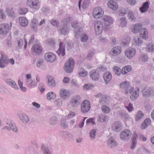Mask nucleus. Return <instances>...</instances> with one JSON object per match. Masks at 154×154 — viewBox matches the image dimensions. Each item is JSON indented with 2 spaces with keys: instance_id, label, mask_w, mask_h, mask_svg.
Instances as JSON below:
<instances>
[{
  "instance_id": "nucleus-1",
  "label": "nucleus",
  "mask_w": 154,
  "mask_h": 154,
  "mask_svg": "<svg viewBox=\"0 0 154 154\" xmlns=\"http://www.w3.org/2000/svg\"><path fill=\"white\" fill-rule=\"evenodd\" d=\"M120 87L124 90V94L128 95L129 93H131L134 90V88L131 86L130 83L128 81H123L120 84Z\"/></svg>"
},
{
  "instance_id": "nucleus-2",
  "label": "nucleus",
  "mask_w": 154,
  "mask_h": 154,
  "mask_svg": "<svg viewBox=\"0 0 154 154\" xmlns=\"http://www.w3.org/2000/svg\"><path fill=\"white\" fill-rule=\"evenodd\" d=\"M74 67V61L72 58H71L65 63L64 69L66 72L71 73L73 71Z\"/></svg>"
},
{
  "instance_id": "nucleus-3",
  "label": "nucleus",
  "mask_w": 154,
  "mask_h": 154,
  "mask_svg": "<svg viewBox=\"0 0 154 154\" xmlns=\"http://www.w3.org/2000/svg\"><path fill=\"white\" fill-rule=\"evenodd\" d=\"M26 4L34 11H37L40 6L38 0H27Z\"/></svg>"
},
{
  "instance_id": "nucleus-4",
  "label": "nucleus",
  "mask_w": 154,
  "mask_h": 154,
  "mask_svg": "<svg viewBox=\"0 0 154 154\" xmlns=\"http://www.w3.org/2000/svg\"><path fill=\"white\" fill-rule=\"evenodd\" d=\"M131 135V132L130 130L125 129L121 132L120 137L122 140L127 141L130 139Z\"/></svg>"
},
{
  "instance_id": "nucleus-5",
  "label": "nucleus",
  "mask_w": 154,
  "mask_h": 154,
  "mask_svg": "<svg viewBox=\"0 0 154 154\" xmlns=\"http://www.w3.org/2000/svg\"><path fill=\"white\" fill-rule=\"evenodd\" d=\"M103 9L100 7H97L94 9L92 15L94 18L99 19L103 16Z\"/></svg>"
},
{
  "instance_id": "nucleus-6",
  "label": "nucleus",
  "mask_w": 154,
  "mask_h": 154,
  "mask_svg": "<svg viewBox=\"0 0 154 154\" xmlns=\"http://www.w3.org/2000/svg\"><path fill=\"white\" fill-rule=\"evenodd\" d=\"M94 25L96 34L97 35H100L104 29L103 23L100 21L96 20L94 21Z\"/></svg>"
},
{
  "instance_id": "nucleus-7",
  "label": "nucleus",
  "mask_w": 154,
  "mask_h": 154,
  "mask_svg": "<svg viewBox=\"0 0 154 154\" xmlns=\"http://www.w3.org/2000/svg\"><path fill=\"white\" fill-rule=\"evenodd\" d=\"M91 108L90 102L87 100H83L81 104V109L82 113H85L88 112Z\"/></svg>"
},
{
  "instance_id": "nucleus-8",
  "label": "nucleus",
  "mask_w": 154,
  "mask_h": 154,
  "mask_svg": "<svg viewBox=\"0 0 154 154\" xmlns=\"http://www.w3.org/2000/svg\"><path fill=\"white\" fill-rule=\"evenodd\" d=\"M142 93L143 97L148 98L154 95V90L151 88L146 87L142 90Z\"/></svg>"
},
{
  "instance_id": "nucleus-9",
  "label": "nucleus",
  "mask_w": 154,
  "mask_h": 154,
  "mask_svg": "<svg viewBox=\"0 0 154 154\" xmlns=\"http://www.w3.org/2000/svg\"><path fill=\"white\" fill-rule=\"evenodd\" d=\"M1 53L2 57H0V67L3 68L8 64V58L7 55L3 54L2 52Z\"/></svg>"
},
{
  "instance_id": "nucleus-10",
  "label": "nucleus",
  "mask_w": 154,
  "mask_h": 154,
  "mask_svg": "<svg viewBox=\"0 0 154 154\" xmlns=\"http://www.w3.org/2000/svg\"><path fill=\"white\" fill-rule=\"evenodd\" d=\"M4 81L7 84L14 90H18L19 89L18 87L16 82L11 79L8 78L6 79H4Z\"/></svg>"
},
{
  "instance_id": "nucleus-11",
  "label": "nucleus",
  "mask_w": 154,
  "mask_h": 154,
  "mask_svg": "<svg viewBox=\"0 0 154 154\" xmlns=\"http://www.w3.org/2000/svg\"><path fill=\"white\" fill-rule=\"evenodd\" d=\"M124 53L127 58L131 59L136 55V50L134 48L127 49L125 51Z\"/></svg>"
},
{
  "instance_id": "nucleus-12",
  "label": "nucleus",
  "mask_w": 154,
  "mask_h": 154,
  "mask_svg": "<svg viewBox=\"0 0 154 154\" xmlns=\"http://www.w3.org/2000/svg\"><path fill=\"white\" fill-rule=\"evenodd\" d=\"M81 101V98L79 96H75L71 99L69 104L72 106L75 107Z\"/></svg>"
},
{
  "instance_id": "nucleus-13",
  "label": "nucleus",
  "mask_w": 154,
  "mask_h": 154,
  "mask_svg": "<svg viewBox=\"0 0 154 154\" xmlns=\"http://www.w3.org/2000/svg\"><path fill=\"white\" fill-rule=\"evenodd\" d=\"M56 52L59 56L63 57L65 55V45L63 42L60 41L59 44V48Z\"/></svg>"
},
{
  "instance_id": "nucleus-14",
  "label": "nucleus",
  "mask_w": 154,
  "mask_h": 154,
  "mask_svg": "<svg viewBox=\"0 0 154 154\" xmlns=\"http://www.w3.org/2000/svg\"><path fill=\"white\" fill-rule=\"evenodd\" d=\"M45 59L47 62H52L54 61L56 58V55L51 52L46 53L44 55Z\"/></svg>"
},
{
  "instance_id": "nucleus-15",
  "label": "nucleus",
  "mask_w": 154,
  "mask_h": 154,
  "mask_svg": "<svg viewBox=\"0 0 154 154\" xmlns=\"http://www.w3.org/2000/svg\"><path fill=\"white\" fill-rule=\"evenodd\" d=\"M59 94L60 97L63 99L68 98L71 95L69 91L64 89H61Z\"/></svg>"
},
{
  "instance_id": "nucleus-16",
  "label": "nucleus",
  "mask_w": 154,
  "mask_h": 154,
  "mask_svg": "<svg viewBox=\"0 0 154 154\" xmlns=\"http://www.w3.org/2000/svg\"><path fill=\"white\" fill-rule=\"evenodd\" d=\"M71 26L74 29V31L75 32V36L76 38L79 37L81 29L80 27L78 26L77 22L75 21L73 22L71 24Z\"/></svg>"
},
{
  "instance_id": "nucleus-17",
  "label": "nucleus",
  "mask_w": 154,
  "mask_h": 154,
  "mask_svg": "<svg viewBox=\"0 0 154 154\" xmlns=\"http://www.w3.org/2000/svg\"><path fill=\"white\" fill-rule=\"evenodd\" d=\"M10 29L9 25L8 24L0 25V34H5L8 33Z\"/></svg>"
},
{
  "instance_id": "nucleus-18",
  "label": "nucleus",
  "mask_w": 154,
  "mask_h": 154,
  "mask_svg": "<svg viewBox=\"0 0 154 154\" xmlns=\"http://www.w3.org/2000/svg\"><path fill=\"white\" fill-rule=\"evenodd\" d=\"M18 117L20 120L24 124H26L29 121V117L24 113H19Z\"/></svg>"
},
{
  "instance_id": "nucleus-19",
  "label": "nucleus",
  "mask_w": 154,
  "mask_h": 154,
  "mask_svg": "<svg viewBox=\"0 0 154 154\" xmlns=\"http://www.w3.org/2000/svg\"><path fill=\"white\" fill-rule=\"evenodd\" d=\"M28 87L30 88H32L36 86L37 82L34 78H27L26 79Z\"/></svg>"
},
{
  "instance_id": "nucleus-20",
  "label": "nucleus",
  "mask_w": 154,
  "mask_h": 154,
  "mask_svg": "<svg viewBox=\"0 0 154 154\" xmlns=\"http://www.w3.org/2000/svg\"><path fill=\"white\" fill-rule=\"evenodd\" d=\"M122 127L121 122L119 121H116L114 122L113 123L112 126V130L116 132L120 131Z\"/></svg>"
},
{
  "instance_id": "nucleus-21",
  "label": "nucleus",
  "mask_w": 154,
  "mask_h": 154,
  "mask_svg": "<svg viewBox=\"0 0 154 154\" xmlns=\"http://www.w3.org/2000/svg\"><path fill=\"white\" fill-rule=\"evenodd\" d=\"M122 51L121 48L119 46L113 48L110 52V55L113 56H116L120 54Z\"/></svg>"
},
{
  "instance_id": "nucleus-22",
  "label": "nucleus",
  "mask_w": 154,
  "mask_h": 154,
  "mask_svg": "<svg viewBox=\"0 0 154 154\" xmlns=\"http://www.w3.org/2000/svg\"><path fill=\"white\" fill-rule=\"evenodd\" d=\"M107 144L109 148H113L117 146L118 143L113 137H111L107 141Z\"/></svg>"
},
{
  "instance_id": "nucleus-23",
  "label": "nucleus",
  "mask_w": 154,
  "mask_h": 154,
  "mask_svg": "<svg viewBox=\"0 0 154 154\" xmlns=\"http://www.w3.org/2000/svg\"><path fill=\"white\" fill-rule=\"evenodd\" d=\"M140 88L138 87H136L134 91L132 92V94L130 96V98L132 101L135 100L138 97L139 95Z\"/></svg>"
},
{
  "instance_id": "nucleus-24",
  "label": "nucleus",
  "mask_w": 154,
  "mask_h": 154,
  "mask_svg": "<svg viewBox=\"0 0 154 154\" xmlns=\"http://www.w3.org/2000/svg\"><path fill=\"white\" fill-rule=\"evenodd\" d=\"M59 29L58 32L60 34L65 35L68 33L69 28L66 24H63L60 27Z\"/></svg>"
},
{
  "instance_id": "nucleus-25",
  "label": "nucleus",
  "mask_w": 154,
  "mask_h": 154,
  "mask_svg": "<svg viewBox=\"0 0 154 154\" xmlns=\"http://www.w3.org/2000/svg\"><path fill=\"white\" fill-rule=\"evenodd\" d=\"M32 50V51L37 54H39L42 52V48L38 44H35L33 45Z\"/></svg>"
},
{
  "instance_id": "nucleus-26",
  "label": "nucleus",
  "mask_w": 154,
  "mask_h": 154,
  "mask_svg": "<svg viewBox=\"0 0 154 154\" xmlns=\"http://www.w3.org/2000/svg\"><path fill=\"white\" fill-rule=\"evenodd\" d=\"M143 42L141 38L138 36H134L133 38L132 44L135 46H140L142 44Z\"/></svg>"
},
{
  "instance_id": "nucleus-27",
  "label": "nucleus",
  "mask_w": 154,
  "mask_h": 154,
  "mask_svg": "<svg viewBox=\"0 0 154 154\" xmlns=\"http://www.w3.org/2000/svg\"><path fill=\"white\" fill-rule=\"evenodd\" d=\"M102 19L106 24V26H109L112 23V19L109 16L104 15Z\"/></svg>"
},
{
  "instance_id": "nucleus-28",
  "label": "nucleus",
  "mask_w": 154,
  "mask_h": 154,
  "mask_svg": "<svg viewBox=\"0 0 154 154\" xmlns=\"http://www.w3.org/2000/svg\"><path fill=\"white\" fill-rule=\"evenodd\" d=\"M149 2L147 1L144 3L142 6L139 8L141 13H144L149 8Z\"/></svg>"
},
{
  "instance_id": "nucleus-29",
  "label": "nucleus",
  "mask_w": 154,
  "mask_h": 154,
  "mask_svg": "<svg viewBox=\"0 0 154 154\" xmlns=\"http://www.w3.org/2000/svg\"><path fill=\"white\" fill-rule=\"evenodd\" d=\"M19 21L20 25L22 27L26 26L28 23V20L24 17H20L19 18Z\"/></svg>"
},
{
  "instance_id": "nucleus-30",
  "label": "nucleus",
  "mask_w": 154,
  "mask_h": 154,
  "mask_svg": "<svg viewBox=\"0 0 154 154\" xmlns=\"http://www.w3.org/2000/svg\"><path fill=\"white\" fill-rule=\"evenodd\" d=\"M108 7L113 10H116L118 8V5L116 2L113 1H110L108 3Z\"/></svg>"
},
{
  "instance_id": "nucleus-31",
  "label": "nucleus",
  "mask_w": 154,
  "mask_h": 154,
  "mask_svg": "<svg viewBox=\"0 0 154 154\" xmlns=\"http://www.w3.org/2000/svg\"><path fill=\"white\" fill-rule=\"evenodd\" d=\"M140 36L143 39H146L148 37V33L147 30L144 28H142L140 30Z\"/></svg>"
},
{
  "instance_id": "nucleus-32",
  "label": "nucleus",
  "mask_w": 154,
  "mask_h": 154,
  "mask_svg": "<svg viewBox=\"0 0 154 154\" xmlns=\"http://www.w3.org/2000/svg\"><path fill=\"white\" fill-rule=\"evenodd\" d=\"M78 73L79 75L82 77H85L87 76L88 73L83 68H80L78 71Z\"/></svg>"
},
{
  "instance_id": "nucleus-33",
  "label": "nucleus",
  "mask_w": 154,
  "mask_h": 154,
  "mask_svg": "<svg viewBox=\"0 0 154 154\" xmlns=\"http://www.w3.org/2000/svg\"><path fill=\"white\" fill-rule=\"evenodd\" d=\"M150 122L151 121L149 119H146L141 124V128L143 129H145L150 125Z\"/></svg>"
},
{
  "instance_id": "nucleus-34",
  "label": "nucleus",
  "mask_w": 154,
  "mask_h": 154,
  "mask_svg": "<svg viewBox=\"0 0 154 154\" xmlns=\"http://www.w3.org/2000/svg\"><path fill=\"white\" fill-rule=\"evenodd\" d=\"M127 17L130 21H134L136 20V18L134 15V12L131 10L129 11L127 13Z\"/></svg>"
},
{
  "instance_id": "nucleus-35",
  "label": "nucleus",
  "mask_w": 154,
  "mask_h": 154,
  "mask_svg": "<svg viewBox=\"0 0 154 154\" xmlns=\"http://www.w3.org/2000/svg\"><path fill=\"white\" fill-rule=\"evenodd\" d=\"M38 24V22L37 20L35 18H33L31 20V27L35 30L37 29V26Z\"/></svg>"
},
{
  "instance_id": "nucleus-36",
  "label": "nucleus",
  "mask_w": 154,
  "mask_h": 154,
  "mask_svg": "<svg viewBox=\"0 0 154 154\" xmlns=\"http://www.w3.org/2000/svg\"><path fill=\"white\" fill-rule=\"evenodd\" d=\"M48 86L50 87H54L56 85V82L54 78H48L47 80Z\"/></svg>"
},
{
  "instance_id": "nucleus-37",
  "label": "nucleus",
  "mask_w": 154,
  "mask_h": 154,
  "mask_svg": "<svg viewBox=\"0 0 154 154\" xmlns=\"http://www.w3.org/2000/svg\"><path fill=\"white\" fill-rule=\"evenodd\" d=\"M131 67L130 66L128 65L125 66L122 69L121 73L124 75L127 74L130 72L131 69Z\"/></svg>"
},
{
  "instance_id": "nucleus-38",
  "label": "nucleus",
  "mask_w": 154,
  "mask_h": 154,
  "mask_svg": "<svg viewBox=\"0 0 154 154\" xmlns=\"http://www.w3.org/2000/svg\"><path fill=\"white\" fill-rule=\"evenodd\" d=\"M107 116L104 114H101L97 116V119L99 122H104L106 121L107 120Z\"/></svg>"
},
{
  "instance_id": "nucleus-39",
  "label": "nucleus",
  "mask_w": 154,
  "mask_h": 154,
  "mask_svg": "<svg viewBox=\"0 0 154 154\" xmlns=\"http://www.w3.org/2000/svg\"><path fill=\"white\" fill-rule=\"evenodd\" d=\"M141 24H136V25L134 26L133 28L132 29V32L134 33H137L139 32L140 30H141Z\"/></svg>"
},
{
  "instance_id": "nucleus-40",
  "label": "nucleus",
  "mask_w": 154,
  "mask_h": 154,
  "mask_svg": "<svg viewBox=\"0 0 154 154\" xmlns=\"http://www.w3.org/2000/svg\"><path fill=\"white\" fill-rule=\"evenodd\" d=\"M41 149L43 154H51L48 147L44 144L42 145Z\"/></svg>"
},
{
  "instance_id": "nucleus-41",
  "label": "nucleus",
  "mask_w": 154,
  "mask_h": 154,
  "mask_svg": "<svg viewBox=\"0 0 154 154\" xmlns=\"http://www.w3.org/2000/svg\"><path fill=\"white\" fill-rule=\"evenodd\" d=\"M144 114L143 112L141 111H139L137 113L135 117V120L137 122L140 121L143 118L144 116Z\"/></svg>"
},
{
  "instance_id": "nucleus-42",
  "label": "nucleus",
  "mask_w": 154,
  "mask_h": 154,
  "mask_svg": "<svg viewBox=\"0 0 154 154\" xmlns=\"http://www.w3.org/2000/svg\"><path fill=\"white\" fill-rule=\"evenodd\" d=\"M47 97L48 100H51L55 99L56 97V95L54 92H49L47 93Z\"/></svg>"
},
{
  "instance_id": "nucleus-43",
  "label": "nucleus",
  "mask_w": 154,
  "mask_h": 154,
  "mask_svg": "<svg viewBox=\"0 0 154 154\" xmlns=\"http://www.w3.org/2000/svg\"><path fill=\"white\" fill-rule=\"evenodd\" d=\"M113 70L115 73L117 75H120L121 73L122 70L119 67L114 66L113 68Z\"/></svg>"
},
{
  "instance_id": "nucleus-44",
  "label": "nucleus",
  "mask_w": 154,
  "mask_h": 154,
  "mask_svg": "<svg viewBox=\"0 0 154 154\" xmlns=\"http://www.w3.org/2000/svg\"><path fill=\"white\" fill-rule=\"evenodd\" d=\"M8 125L10 129H11L13 131L16 132L17 131V127L16 126L15 124L13 122H10L8 123Z\"/></svg>"
},
{
  "instance_id": "nucleus-45",
  "label": "nucleus",
  "mask_w": 154,
  "mask_h": 154,
  "mask_svg": "<svg viewBox=\"0 0 154 154\" xmlns=\"http://www.w3.org/2000/svg\"><path fill=\"white\" fill-rule=\"evenodd\" d=\"M148 59V56L146 54H141L139 58V60L142 62H146L147 61Z\"/></svg>"
},
{
  "instance_id": "nucleus-46",
  "label": "nucleus",
  "mask_w": 154,
  "mask_h": 154,
  "mask_svg": "<svg viewBox=\"0 0 154 154\" xmlns=\"http://www.w3.org/2000/svg\"><path fill=\"white\" fill-rule=\"evenodd\" d=\"M5 11L8 16L9 17H13L14 15V12L10 9L8 6H7L5 8Z\"/></svg>"
},
{
  "instance_id": "nucleus-47",
  "label": "nucleus",
  "mask_w": 154,
  "mask_h": 154,
  "mask_svg": "<svg viewBox=\"0 0 154 154\" xmlns=\"http://www.w3.org/2000/svg\"><path fill=\"white\" fill-rule=\"evenodd\" d=\"M49 122L51 125H54L57 123V119L55 116H52L50 118Z\"/></svg>"
},
{
  "instance_id": "nucleus-48",
  "label": "nucleus",
  "mask_w": 154,
  "mask_h": 154,
  "mask_svg": "<svg viewBox=\"0 0 154 154\" xmlns=\"http://www.w3.org/2000/svg\"><path fill=\"white\" fill-rule=\"evenodd\" d=\"M119 113L121 117L125 119H128L130 118L129 116L124 111L121 110L119 111Z\"/></svg>"
},
{
  "instance_id": "nucleus-49",
  "label": "nucleus",
  "mask_w": 154,
  "mask_h": 154,
  "mask_svg": "<svg viewBox=\"0 0 154 154\" xmlns=\"http://www.w3.org/2000/svg\"><path fill=\"white\" fill-rule=\"evenodd\" d=\"M101 109L103 112L105 114L108 113L110 111V108L106 105L102 106Z\"/></svg>"
},
{
  "instance_id": "nucleus-50",
  "label": "nucleus",
  "mask_w": 154,
  "mask_h": 154,
  "mask_svg": "<svg viewBox=\"0 0 154 154\" xmlns=\"http://www.w3.org/2000/svg\"><path fill=\"white\" fill-rule=\"evenodd\" d=\"M89 75L91 77H97L100 76L99 73L95 69H92L89 72Z\"/></svg>"
},
{
  "instance_id": "nucleus-51",
  "label": "nucleus",
  "mask_w": 154,
  "mask_h": 154,
  "mask_svg": "<svg viewBox=\"0 0 154 154\" xmlns=\"http://www.w3.org/2000/svg\"><path fill=\"white\" fill-rule=\"evenodd\" d=\"M18 83L21 91L23 92H26L27 90L26 88L23 86V83L20 80H18Z\"/></svg>"
},
{
  "instance_id": "nucleus-52",
  "label": "nucleus",
  "mask_w": 154,
  "mask_h": 154,
  "mask_svg": "<svg viewBox=\"0 0 154 154\" xmlns=\"http://www.w3.org/2000/svg\"><path fill=\"white\" fill-rule=\"evenodd\" d=\"M88 39V36L85 33L82 34L80 36V40L82 42H85Z\"/></svg>"
},
{
  "instance_id": "nucleus-53",
  "label": "nucleus",
  "mask_w": 154,
  "mask_h": 154,
  "mask_svg": "<svg viewBox=\"0 0 154 154\" xmlns=\"http://www.w3.org/2000/svg\"><path fill=\"white\" fill-rule=\"evenodd\" d=\"M126 17H125L120 18V25L121 26L123 27L126 26Z\"/></svg>"
},
{
  "instance_id": "nucleus-54",
  "label": "nucleus",
  "mask_w": 154,
  "mask_h": 154,
  "mask_svg": "<svg viewBox=\"0 0 154 154\" xmlns=\"http://www.w3.org/2000/svg\"><path fill=\"white\" fill-rule=\"evenodd\" d=\"M94 86L91 84H85L83 86V89L85 90H88L94 88Z\"/></svg>"
},
{
  "instance_id": "nucleus-55",
  "label": "nucleus",
  "mask_w": 154,
  "mask_h": 154,
  "mask_svg": "<svg viewBox=\"0 0 154 154\" xmlns=\"http://www.w3.org/2000/svg\"><path fill=\"white\" fill-rule=\"evenodd\" d=\"M28 9L25 8H21L19 11V13L20 14L24 15L26 14L28 11Z\"/></svg>"
},
{
  "instance_id": "nucleus-56",
  "label": "nucleus",
  "mask_w": 154,
  "mask_h": 154,
  "mask_svg": "<svg viewBox=\"0 0 154 154\" xmlns=\"http://www.w3.org/2000/svg\"><path fill=\"white\" fill-rule=\"evenodd\" d=\"M89 3V0H84L83 1L82 7L84 9H85L88 6Z\"/></svg>"
},
{
  "instance_id": "nucleus-57",
  "label": "nucleus",
  "mask_w": 154,
  "mask_h": 154,
  "mask_svg": "<svg viewBox=\"0 0 154 154\" xmlns=\"http://www.w3.org/2000/svg\"><path fill=\"white\" fill-rule=\"evenodd\" d=\"M62 102L60 99H56L54 101V104L57 106L60 107L62 105Z\"/></svg>"
},
{
  "instance_id": "nucleus-58",
  "label": "nucleus",
  "mask_w": 154,
  "mask_h": 154,
  "mask_svg": "<svg viewBox=\"0 0 154 154\" xmlns=\"http://www.w3.org/2000/svg\"><path fill=\"white\" fill-rule=\"evenodd\" d=\"M50 23L51 25L56 27H58L59 25V22L56 20H52Z\"/></svg>"
},
{
  "instance_id": "nucleus-59",
  "label": "nucleus",
  "mask_w": 154,
  "mask_h": 154,
  "mask_svg": "<svg viewBox=\"0 0 154 154\" xmlns=\"http://www.w3.org/2000/svg\"><path fill=\"white\" fill-rule=\"evenodd\" d=\"M107 102L106 97L105 96H103L99 101L100 104H103Z\"/></svg>"
},
{
  "instance_id": "nucleus-60",
  "label": "nucleus",
  "mask_w": 154,
  "mask_h": 154,
  "mask_svg": "<svg viewBox=\"0 0 154 154\" xmlns=\"http://www.w3.org/2000/svg\"><path fill=\"white\" fill-rule=\"evenodd\" d=\"M96 130L94 129L91 130L90 132V136L91 138L94 139L96 136Z\"/></svg>"
},
{
  "instance_id": "nucleus-61",
  "label": "nucleus",
  "mask_w": 154,
  "mask_h": 154,
  "mask_svg": "<svg viewBox=\"0 0 154 154\" xmlns=\"http://www.w3.org/2000/svg\"><path fill=\"white\" fill-rule=\"evenodd\" d=\"M146 49L147 52H154V46L152 45H148L146 48Z\"/></svg>"
},
{
  "instance_id": "nucleus-62",
  "label": "nucleus",
  "mask_w": 154,
  "mask_h": 154,
  "mask_svg": "<svg viewBox=\"0 0 154 154\" xmlns=\"http://www.w3.org/2000/svg\"><path fill=\"white\" fill-rule=\"evenodd\" d=\"M94 51H90L88 54L87 59L88 60H91L92 57L94 56Z\"/></svg>"
},
{
  "instance_id": "nucleus-63",
  "label": "nucleus",
  "mask_w": 154,
  "mask_h": 154,
  "mask_svg": "<svg viewBox=\"0 0 154 154\" xmlns=\"http://www.w3.org/2000/svg\"><path fill=\"white\" fill-rule=\"evenodd\" d=\"M62 135L64 138H69L70 137L72 136L71 134L70 133L66 131L63 132Z\"/></svg>"
},
{
  "instance_id": "nucleus-64",
  "label": "nucleus",
  "mask_w": 154,
  "mask_h": 154,
  "mask_svg": "<svg viewBox=\"0 0 154 154\" xmlns=\"http://www.w3.org/2000/svg\"><path fill=\"white\" fill-rule=\"evenodd\" d=\"M98 39L101 42L103 43H106L108 41L107 38L102 36H100Z\"/></svg>"
}]
</instances>
